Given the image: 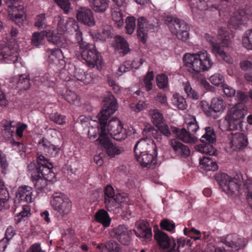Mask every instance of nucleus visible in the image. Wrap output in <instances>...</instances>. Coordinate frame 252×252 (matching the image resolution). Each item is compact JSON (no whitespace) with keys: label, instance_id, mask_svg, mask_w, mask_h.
Here are the masks:
<instances>
[{"label":"nucleus","instance_id":"f257e3e1","mask_svg":"<svg viewBox=\"0 0 252 252\" xmlns=\"http://www.w3.org/2000/svg\"><path fill=\"white\" fill-rule=\"evenodd\" d=\"M103 103L102 110L97 115L100 127L97 129L99 137L96 142L103 147L108 156L112 158L120 155L123 151L122 147L112 143L106 129L107 120L117 110L118 103L112 94H109L105 97Z\"/></svg>","mask_w":252,"mask_h":252},{"label":"nucleus","instance_id":"f03ea898","mask_svg":"<svg viewBox=\"0 0 252 252\" xmlns=\"http://www.w3.org/2000/svg\"><path fill=\"white\" fill-rule=\"evenodd\" d=\"M222 190L228 195L247 194V202L252 209V179L247 175L244 177L240 172L236 173L233 178L225 173H220L216 177Z\"/></svg>","mask_w":252,"mask_h":252},{"label":"nucleus","instance_id":"7ed1b4c3","mask_svg":"<svg viewBox=\"0 0 252 252\" xmlns=\"http://www.w3.org/2000/svg\"><path fill=\"white\" fill-rule=\"evenodd\" d=\"M183 60L187 70L192 74L207 71L213 64L211 56L206 51H199L196 54L187 53Z\"/></svg>","mask_w":252,"mask_h":252},{"label":"nucleus","instance_id":"20e7f679","mask_svg":"<svg viewBox=\"0 0 252 252\" xmlns=\"http://www.w3.org/2000/svg\"><path fill=\"white\" fill-rule=\"evenodd\" d=\"M232 34L225 28H220L218 30V39L219 41L216 42L214 37L206 33L205 37L210 43L213 52L216 56L223 60L228 63H232L230 56L224 51V47H228L231 43Z\"/></svg>","mask_w":252,"mask_h":252},{"label":"nucleus","instance_id":"39448f33","mask_svg":"<svg viewBox=\"0 0 252 252\" xmlns=\"http://www.w3.org/2000/svg\"><path fill=\"white\" fill-rule=\"evenodd\" d=\"M113 232L116 238L122 245H128L131 241V237L135 234L137 237L150 239L152 237V229L146 222L140 223L137 230L128 229L125 225H119L114 228Z\"/></svg>","mask_w":252,"mask_h":252},{"label":"nucleus","instance_id":"423d86ee","mask_svg":"<svg viewBox=\"0 0 252 252\" xmlns=\"http://www.w3.org/2000/svg\"><path fill=\"white\" fill-rule=\"evenodd\" d=\"M34 186L42 190L47 186V159L42 155L37 154L36 162H31L27 166Z\"/></svg>","mask_w":252,"mask_h":252},{"label":"nucleus","instance_id":"0eeeda50","mask_svg":"<svg viewBox=\"0 0 252 252\" xmlns=\"http://www.w3.org/2000/svg\"><path fill=\"white\" fill-rule=\"evenodd\" d=\"M246 113V107L243 103H237L231 108L225 117L224 124L226 126L223 130L242 129L244 118Z\"/></svg>","mask_w":252,"mask_h":252},{"label":"nucleus","instance_id":"6e6552de","mask_svg":"<svg viewBox=\"0 0 252 252\" xmlns=\"http://www.w3.org/2000/svg\"><path fill=\"white\" fill-rule=\"evenodd\" d=\"M102 196L105 207L109 212H116L121 208V203L127 204L129 200L126 193H118L115 194L113 188L109 185L104 188Z\"/></svg>","mask_w":252,"mask_h":252},{"label":"nucleus","instance_id":"1a4fd4ad","mask_svg":"<svg viewBox=\"0 0 252 252\" xmlns=\"http://www.w3.org/2000/svg\"><path fill=\"white\" fill-rule=\"evenodd\" d=\"M205 133L200 139L201 144L195 146V149L198 152L209 155H215L216 149L213 144L216 141V134L214 129L211 126L204 128Z\"/></svg>","mask_w":252,"mask_h":252},{"label":"nucleus","instance_id":"9d476101","mask_svg":"<svg viewBox=\"0 0 252 252\" xmlns=\"http://www.w3.org/2000/svg\"><path fill=\"white\" fill-rule=\"evenodd\" d=\"M165 24L170 32L182 41H186L189 37V27L183 20L174 17L168 16L165 20Z\"/></svg>","mask_w":252,"mask_h":252},{"label":"nucleus","instance_id":"9b49d317","mask_svg":"<svg viewBox=\"0 0 252 252\" xmlns=\"http://www.w3.org/2000/svg\"><path fill=\"white\" fill-rule=\"evenodd\" d=\"M52 197L50 203L53 209L59 213L58 217L62 218L70 212L72 203L67 196L61 192H56Z\"/></svg>","mask_w":252,"mask_h":252},{"label":"nucleus","instance_id":"f8f14e48","mask_svg":"<svg viewBox=\"0 0 252 252\" xmlns=\"http://www.w3.org/2000/svg\"><path fill=\"white\" fill-rule=\"evenodd\" d=\"M80 52L82 59L89 67H94L96 66L98 69L101 67V56L94 45L88 43L80 49Z\"/></svg>","mask_w":252,"mask_h":252},{"label":"nucleus","instance_id":"ddd939ff","mask_svg":"<svg viewBox=\"0 0 252 252\" xmlns=\"http://www.w3.org/2000/svg\"><path fill=\"white\" fill-rule=\"evenodd\" d=\"M160 22L159 20L151 17L147 20L144 17L138 18L137 21V37L143 43H145L147 38V33L149 30L159 27Z\"/></svg>","mask_w":252,"mask_h":252},{"label":"nucleus","instance_id":"4468645a","mask_svg":"<svg viewBox=\"0 0 252 252\" xmlns=\"http://www.w3.org/2000/svg\"><path fill=\"white\" fill-rule=\"evenodd\" d=\"M107 131L112 138L118 141L125 139L127 135L130 134V132L123 127L121 122L116 118H113L109 121Z\"/></svg>","mask_w":252,"mask_h":252},{"label":"nucleus","instance_id":"2eb2a0df","mask_svg":"<svg viewBox=\"0 0 252 252\" xmlns=\"http://www.w3.org/2000/svg\"><path fill=\"white\" fill-rule=\"evenodd\" d=\"M252 16V7H246L235 12L228 21V26L230 29H237L244 24V22Z\"/></svg>","mask_w":252,"mask_h":252},{"label":"nucleus","instance_id":"dca6fc26","mask_svg":"<svg viewBox=\"0 0 252 252\" xmlns=\"http://www.w3.org/2000/svg\"><path fill=\"white\" fill-rule=\"evenodd\" d=\"M220 242L235 251L243 249L246 245L245 239L235 233L220 237Z\"/></svg>","mask_w":252,"mask_h":252},{"label":"nucleus","instance_id":"f3484780","mask_svg":"<svg viewBox=\"0 0 252 252\" xmlns=\"http://www.w3.org/2000/svg\"><path fill=\"white\" fill-rule=\"evenodd\" d=\"M152 153H147L135 157L136 160L143 167L154 168L157 164L156 146L154 142H151Z\"/></svg>","mask_w":252,"mask_h":252},{"label":"nucleus","instance_id":"a211bd4d","mask_svg":"<svg viewBox=\"0 0 252 252\" xmlns=\"http://www.w3.org/2000/svg\"><path fill=\"white\" fill-rule=\"evenodd\" d=\"M78 21L89 27L95 25L94 18L92 10L87 7H80L77 12Z\"/></svg>","mask_w":252,"mask_h":252},{"label":"nucleus","instance_id":"6ab92c4d","mask_svg":"<svg viewBox=\"0 0 252 252\" xmlns=\"http://www.w3.org/2000/svg\"><path fill=\"white\" fill-rule=\"evenodd\" d=\"M18 60V54L14 49L4 46L0 49V62L15 63Z\"/></svg>","mask_w":252,"mask_h":252},{"label":"nucleus","instance_id":"aec40b11","mask_svg":"<svg viewBox=\"0 0 252 252\" xmlns=\"http://www.w3.org/2000/svg\"><path fill=\"white\" fill-rule=\"evenodd\" d=\"M248 144V138L243 133L236 132L232 133L231 137L230 146L235 150L238 151L246 147Z\"/></svg>","mask_w":252,"mask_h":252},{"label":"nucleus","instance_id":"412c9836","mask_svg":"<svg viewBox=\"0 0 252 252\" xmlns=\"http://www.w3.org/2000/svg\"><path fill=\"white\" fill-rule=\"evenodd\" d=\"M32 188L28 186H22L18 188L16 193L15 202H26L31 203L32 202Z\"/></svg>","mask_w":252,"mask_h":252},{"label":"nucleus","instance_id":"4be33fe9","mask_svg":"<svg viewBox=\"0 0 252 252\" xmlns=\"http://www.w3.org/2000/svg\"><path fill=\"white\" fill-rule=\"evenodd\" d=\"M154 237L159 246L163 249H171L173 247V241L176 243L174 238L171 241L168 235L162 231L155 232Z\"/></svg>","mask_w":252,"mask_h":252},{"label":"nucleus","instance_id":"5701e85b","mask_svg":"<svg viewBox=\"0 0 252 252\" xmlns=\"http://www.w3.org/2000/svg\"><path fill=\"white\" fill-rule=\"evenodd\" d=\"M171 129L172 132L176 134L178 137L184 142L194 143L196 141V138L185 128L180 129L172 127Z\"/></svg>","mask_w":252,"mask_h":252},{"label":"nucleus","instance_id":"b1692460","mask_svg":"<svg viewBox=\"0 0 252 252\" xmlns=\"http://www.w3.org/2000/svg\"><path fill=\"white\" fill-rule=\"evenodd\" d=\"M170 145L178 156L186 158L190 154L189 147L176 139L171 140Z\"/></svg>","mask_w":252,"mask_h":252},{"label":"nucleus","instance_id":"393cba45","mask_svg":"<svg viewBox=\"0 0 252 252\" xmlns=\"http://www.w3.org/2000/svg\"><path fill=\"white\" fill-rule=\"evenodd\" d=\"M50 31L48 30V36ZM48 44L56 45L58 48H66L68 46L67 40L62 33H58L50 37L48 36Z\"/></svg>","mask_w":252,"mask_h":252},{"label":"nucleus","instance_id":"a878e982","mask_svg":"<svg viewBox=\"0 0 252 252\" xmlns=\"http://www.w3.org/2000/svg\"><path fill=\"white\" fill-rule=\"evenodd\" d=\"M67 102L74 105H79L80 97L75 92L65 88V90L58 91Z\"/></svg>","mask_w":252,"mask_h":252},{"label":"nucleus","instance_id":"bb28decb","mask_svg":"<svg viewBox=\"0 0 252 252\" xmlns=\"http://www.w3.org/2000/svg\"><path fill=\"white\" fill-rule=\"evenodd\" d=\"M94 219L96 222L102 224L103 227H108L111 222V219L108 212L104 209H100L94 215Z\"/></svg>","mask_w":252,"mask_h":252},{"label":"nucleus","instance_id":"cd10ccee","mask_svg":"<svg viewBox=\"0 0 252 252\" xmlns=\"http://www.w3.org/2000/svg\"><path fill=\"white\" fill-rule=\"evenodd\" d=\"M90 6L95 12L104 13L108 7L109 0H89Z\"/></svg>","mask_w":252,"mask_h":252},{"label":"nucleus","instance_id":"c85d7f7f","mask_svg":"<svg viewBox=\"0 0 252 252\" xmlns=\"http://www.w3.org/2000/svg\"><path fill=\"white\" fill-rule=\"evenodd\" d=\"M149 142L146 139L142 138L136 143L134 148L135 157L143 154L151 153L150 145Z\"/></svg>","mask_w":252,"mask_h":252},{"label":"nucleus","instance_id":"c756f323","mask_svg":"<svg viewBox=\"0 0 252 252\" xmlns=\"http://www.w3.org/2000/svg\"><path fill=\"white\" fill-rule=\"evenodd\" d=\"M16 232L13 227L10 226L6 230L5 237L0 241V250L4 252L9 244V241L15 235Z\"/></svg>","mask_w":252,"mask_h":252},{"label":"nucleus","instance_id":"7c9ffc66","mask_svg":"<svg viewBox=\"0 0 252 252\" xmlns=\"http://www.w3.org/2000/svg\"><path fill=\"white\" fill-rule=\"evenodd\" d=\"M225 107V102L221 97L213 98L211 105L212 117L215 118L216 117V113L222 111Z\"/></svg>","mask_w":252,"mask_h":252},{"label":"nucleus","instance_id":"2f4dec72","mask_svg":"<svg viewBox=\"0 0 252 252\" xmlns=\"http://www.w3.org/2000/svg\"><path fill=\"white\" fill-rule=\"evenodd\" d=\"M142 134L144 136L146 137V138L144 139L148 141L151 144V142H154L150 139V138H151L152 136H154L155 138L157 139H161V135L158 134V131L150 125H146L145 126L143 130Z\"/></svg>","mask_w":252,"mask_h":252},{"label":"nucleus","instance_id":"473e14b6","mask_svg":"<svg viewBox=\"0 0 252 252\" xmlns=\"http://www.w3.org/2000/svg\"><path fill=\"white\" fill-rule=\"evenodd\" d=\"M196 8L200 10H208L211 11H218L220 16H221V12L219 5L214 4L209 6L204 0H197L196 2Z\"/></svg>","mask_w":252,"mask_h":252},{"label":"nucleus","instance_id":"72a5a7b5","mask_svg":"<svg viewBox=\"0 0 252 252\" xmlns=\"http://www.w3.org/2000/svg\"><path fill=\"white\" fill-rule=\"evenodd\" d=\"M200 164L202 165L203 168L206 171H215L218 169V166L216 161L211 158L204 157L200 159Z\"/></svg>","mask_w":252,"mask_h":252},{"label":"nucleus","instance_id":"f704fd0d","mask_svg":"<svg viewBox=\"0 0 252 252\" xmlns=\"http://www.w3.org/2000/svg\"><path fill=\"white\" fill-rule=\"evenodd\" d=\"M16 84L17 88L21 91H26L29 89L31 87L29 75L26 74L19 75Z\"/></svg>","mask_w":252,"mask_h":252},{"label":"nucleus","instance_id":"c9c22d12","mask_svg":"<svg viewBox=\"0 0 252 252\" xmlns=\"http://www.w3.org/2000/svg\"><path fill=\"white\" fill-rule=\"evenodd\" d=\"M47 36V32L42 31L41 32H34L33 33L32 39V43L35 46H38L43 43L45 36Z\"/></svg>","mask_w":252,"mask_h":252},{"label":"nucleus","instance_id":"e433bc0d","mask_svg":"<svg viewBox=\"0 0 252 252\" xmlns=\"http://www.w3.org/2000/svg\"><path fill=\"white\" fill-rule=\"evenodd\" d=\"M171 103L173 105L177 107L179 109L183 110L186 109L187 103L185 99L178 94L173 95Z\"/></svg>","mask_w":252,"mask_h":252},{"label":"nucleus","instance_id":"4c0bfd02","mask_svg":"<svg viewBox=\"0 0 252 252\" xmlns=\"http://www.w3.org/2000/svg\"><path fill=\"white\" fill-rule=\"evenodd\" d=\"M242 45L249 50H252V29L247 30L242 37Z\"/></svg>","mask_w":252,"mask_h":252},{"label":"nucleus","instance_id":"58836bf2","mask_svg":"<svg viewBox=\"0 0 252 252\" xmlns=\"http://www.w3.org/2000/svg\"><path fill=\"white\" fill-rule=\"evenodd\" d=\"M4 129L2 131V135L6 140H9L13 135L15 126L12 125V122H8L4 124Z\"/></svg>","mask_w":252,"mask_h":252},{"label":"nucleus","instance_id":"ea45409f","mask_svg":"<svg viewBox=\"0 0 252 252\" xmlns=\"http://www.w3.org/2000/svg\"><path fill=\"white\" fill-rule=\"evenodd\" d=\"M153 123L156 126L161 125L163 123V115L158 109H154L150 112Z\"/></svg>","mask_w":252,"mask_h":252},{"label":"nucleus","instance_id":"a19ab883","mask_svg":"<svg viewBox=\"0 0 252 252\" xmlns=\"http://www.w3.org/2000/svg\"><path fill=\"white\" fill-rule=\"evenodd\" d=\"M115 39L118 47L122 49L124 54H127L129 49L125 38L120 35H117L115 36Z\"/></svg>","mask_w":252,"mask_h":252},{"label":"nucleus","instance_id":"79ce46f5","mask_svg":"<svg viewBox=\"0 0 252 252\" xmlns=\"http://www.w3.org/2000/svg\"><path fill=\"white\" fill-rule=\"evenodd\" d=\"M184 91L188 96L197 100L199 98V94L195 90H193L189 82L183 83Z\"/></svg>","mask_w":252,"mask_h":252},{"label":"nucleus","instance_id":"37998d69","mask_svg":"<svg viewBox=\"0 0 252 252\" xmlns=\"http://www.w3.org/2000/svg\"><path fill=\"white\" fill-rule=\"evenodd\" d=\"M0 193V211L5 209V204L9 198V194L7 189H1Z\"/></svg>","mask_w":252,"mask_h":252},{"label":"nucleus","instance_id":"c03bdc74","mask_svg":"<svg viewBox=\"0 0 252 252\" xmlns=\"http://www.w3.org/2000/svg\"><path fill=\"white\" fill-rule=\"evenodd\" d=\"M154 75L153 71H149L145 76L143 82L145 85V90L149 92L153 89L152 81L154 80Z\"/></svg>","mask_w":252,"mask_h":252},{"label":"nucleus","instance_id":"a18cd8bd","mask_svg":"<svg viewBox=\"0 0 252 252\" xmlns=\"http://www.w3.org/2000/svg\"><path fill=\"white\" fill-rule=\"evenodd\" d=\"M160 226L163 230L173 232L175 228V224L173 221H170L167 219H164L161 221Z\"/></svg>","mask_w":252,"mask_h":252},{"label":"nucleus","instance_id":"49530a36","mask_svg":"<svg viewBox=\"0 0 252 252\" xmlns=\"http://www.w3.org/2000/svg\"><path fill=\"white\" fill-rule=\"evenodd\" d=\"M209 81L212 84L216 86H219L220 85L222 86V85L224 84V76L220 74L215 73L210 76Z\"/></svg>","mask_w":252,"mask_h":252},{"label":"nucleus","instance_id":"de8ad7c7","mask_svg":"<svg viewBox=\"0 0 252 252\" xmlns=\"http://www.w3.org/2000/svg\"><path fill=\"white\" fill-rule=\"evenodd\" d=\"M156 81L158 86L161 89L166 88L168 84V77L166 74L164 73L158 75Z\"/></svg>","mask_w":252,"mask_h":252},{"label":"nucleus","instance_id":"09e8293b","mask_svg":"<svg viewBox=\"0 0 252 252\" xmlns=\"http://www.w3.org/2000/svg\"><path fill=\"white\" fill-rule=\"evenodd\" d=\"M46 17L45 13L38 14L35 19L34 25L39 29H44L46 28Z\"/></svg>","mask_w":252,"mask_h":252},{"label":"nucleus","instance_id":"8fccbe9b","mask_svg":"<svg viewBox=\"0 0 252 252\" xmlns=\"http://www.w3.org/2000/svg\"><path fill=\"white\" fill-rule=\"evenodd\" d=\"M104 248L106 252H120L121 250L120 245L114 241L107 242Z\"/></svg>","mask_w":252,"mask_h":252},{"label":"nucleus","instance_id":"3c124183","mask_svg":"<svg viewBox=\"0 0 252 252\" xmlns=\"http://www.w3.org/2000/svg\"><path fill=\"white\" fill-rule=\"evenodd\" d=\"M126 30L127 33L132 34L135 28V19L133 17H128L126 19Z\"/></svg>","mask_w":252,"mask_h":252},{"label":"nucleus","instance_id":"603ef678","mask_svg":"<svg viewBox=\"0 0 252 252\" xmlns=\"http://www.w3.org/2000/svg\"><path fill=\"white\" fill-rule=\"evenodd\" d=\"M65 32H73L74 31L78 30L79 26L75 20L72 18H68L65 22Z\"/></svg>","mask_w":252,"mask_h":252},{"label":"nucleus","instance_id":"864d4df0","mask_svg":"<svg viewBox=\"0 0 252 252\" xmlns=\"http://www.w3.org/2000/svg\"><path fill=\"white\" fill-rule=\"evenodd\" d=\"M65 14H68L71 9V4L68 0H54Z\"/></svg>","mask_w":252,"mask_h":252},{"label":"nucleus","instance_id":"5fc2aeb1","mask_svg":"<svg viewBox=\"0 0 252 252\" xmlns=\"http://www.w3.org/2000/svg\"><path fill=\"white\" fill-rule=\"evenodd\" d=\"M49 118L51 121L58 125H63L65 123V117L58 113L51 114Z\"/></svg>","mask_w":252,"mask_h":252},{"label":"nucleus","instance_id":"6e6d98bb","mask_svg":"<svg viewBox=\"0 0 252 252\" xmlns=\"http://www.w3.org/2000/svg\"><path fill=\"white\" fill-rule=\"evenodd\" d=\"M112 17L113 21L115 22L117 26L120 28L124 24L123 18L122 13L119 10L112 12Z\"/></svg>","mask_w":252,"mask_h":252},{"label":"nucleus","instance_id":"4d7b16f0","mask_svg":"<svg viewBox=\"0 0 252 252\" xmlns=\"http://www.w3.org/2000/svg\"><path fill=\"white\" fill-rule=\"evenodd\" d=\"M187 129L190 132H195L199 128L198 125L195 117H192L187 122Z\"/></svg>","mask_w":252,"mask_h":252},{"label":"nucleus","instance_id":"13d9d810","mask_svg":"<svg viewBox=\"0 0 252 252\" xmlns=\"http://www.w3.org/2000/svg\"><path fill=\"white\" fill-rule=\"evenodd\" d=\"M74 32H75L76 42L79 44L80 49L84 47L85 45L88 44V43L83 41V39L82 38V33L80 31L79 28H78V30L74 31Z\"/></svg>","mask_w":252,"mask_h":252},{"label":"nucleus","instance_id":"bf43d9fd","mask_svg":"<svg viewBox=\"0 0 252 252\" xmlns=\"http://www.w3.org/2000/svg\"><path fill=\"white\" fill-rule=\"evenodd\" d=\"M0 167L1 169L2 173L5 174L8 167V163L6 159V155L2 154L0 150Z\"/></svg>","mask_w":252,"mask_h":252},{"label":"nucleus","instance_id":"052dcab7","mask_svg":"<svg viewBox=\"0 0 252 252\" xmlns=\"http://www.w3.org/2000/svg\"><path fill=\"white\" fill-rule=\"evenodd\" d=\"M25 17V12L13 14V21L19 27L23 25L24 18Z\"/></svg>","mask_w":252,"mask_h":252},{"label":"nucleus","instance_id":"680f3d73","mask_svg":"<svg viewBox=\"0 0 252 252\" xmlns=\"http://www.w3.org/2000/svg\"><path fill=\"white\" fill-rule=\"evenodd\" d=\"M56 181V175L53 171V165L48 161V184H53Z\"/></svg>","mask_w":252,"mask_h":252},{"label":"nucleus","instance_id":"e2e57ef3","mask_svg":"<svg viewBox=\"0 0 252 252\" xmlns=\"http://www.w3.org/2000/svg\"><path fill=\"white\" fill-rule=\"evenodd\" d=\"M224 94L227 97H232L236 93L235 90L227 84H223L221 86Z\"/></svg>","mask_w":252,"mask_h":252},{"label":"nucleus","instance_id":"0e129e2a","mask_svg":"<svg viewBox=\"0 0 252 252\" xmlns=\"http://www.w3.org/2000/svg\"><path fill=\"white\" fill-rule=\"evenodd\" d=\"M56 20L58 22L57 30L61 32H65L66 28L65 27V23L64 22V19L61 16H58L56 18Z\"/></svg>","mask_w":252,"mask_h":252},{"label":"nucleus","instance_id":"69168bd1","mask_svg":"<svg viewBox=\"0 0 252 252\" xmlns=\"http://www.w3.org/2000/svg\"><path fill=\"white\" fill-rule=\"evenodd\" d=\"M74 234V229L71 228H68L64 231V233L63 234L62 240L63 241L64 240L70 241L73 237Z\"/></svg>","mask_w":252,"mask_h":252},{"label":"nucleus","instance_id":"338daca9","mask_svg":"<svg viewBox=\"0 0 252 252\" xmlns=\"http://www.w3.org/2000/svg\"><path fill=\"white\" fill-rule=\"evenodd\" d=\"M200 106L207 116L212 117L211 106H209L206 101H202L200 102Z\"/></svg>","mask_w":252,"mask_h":252},{"label":"nucleus","instance_id":"774afa93","mask_svg":"<svg viewBox=\"0 0 252 252\" xmlns=\"http://www.w3.org/2000/svg\"><path fill=\"white\" fill-rule=\"evenodd\" d=\"M237 97L239 100V103H243L244 104L245 103L247 102L249 100V94L248 95L246 93L238 91L237 93Z\"/></svg>","mask_w":252,"mask_h":252}]
</instances>
